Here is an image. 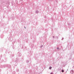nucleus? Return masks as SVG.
<instances>
[{
  "label": "nucleus",
  "instance_id": "5",
  "mask_svg": "<svg viewBox=\"0 0 74 74\" xmlns=\"http://www.w3.org/2000/svg\"><path fill=\"white\" fill-rule=\"evenodd\" d=\"M50 74H53V73H51Z\"/></svg>",
  "mask_w": 74,
  "mask_h": 74
},
{
  "label": "nucleus",
  "instance_id": "4",
  "mask_svg": "<svg viewBox=\"0 0 74 74\" xmlns=\"http://www.w3.org/2000/svg\"><path fill=\"white\" fill-rule=\"evenodd\" d=\"M57 49H59V48L58 47V48H57Z\"/></svg>",
  "mask_w": 74,
  "mask_h": 74
},
{
  "label": "nucleus",
  "instance_id": "3",
  "mask_svg": "<svg viewBox=\"0 0 74 74\" xmlns=\"http://www.w3.org/2000/svg\"><path fill=\"white\" fill-rule=\"evenodd\" d=\"M62 73H63V72H64V70H62Z\"/></svg>",
  "mask_w": 74,
  "mask_h": 74
},
{
  "label": "nucleus",
  "instance_id": "1",
  "mask_svg": "<svg viewBox=\"0 0 74 74\" xmlns=\"http://www.w3.org/2000/svg\"><path fill=\"white\" fill-rule=\"evenodd\" d=\"M71 74H73V71L72 70V71H71Z\"/></svg>",
  "mask_w": 74,
  "mask_h": 74
},
{
  "label": "nucleus",
  "instance_id": "2",
  "mask_svg": "<svg viewBox=\"0 0 74 74\" xmlns=\"http://www.w3.org/2000/svg\"><path fill=\"white\" fill-rule=\"evenodd\" d=\"M52 69V67H50L49 68V69Z\"/></svg>",
  "mask_w": 74,
  "mask_h": 74
},
{
  "label": "nucleus",
  "instance_id": "6",
  "mask_svg": "<svg viewBox=\"0 0 74 74\" xmlns=\"http://www.w3.org/2000/svg\"><path fill=\"white\" fill-rule=\"evenodd\" d=\"M55 37V36H53V38H54Z\"/></svg>",
  "mask_w": 74,
  "mask_h": 74
}]
</instances>
